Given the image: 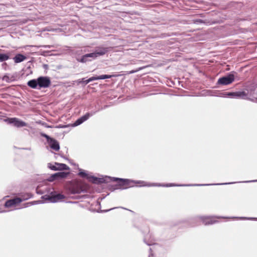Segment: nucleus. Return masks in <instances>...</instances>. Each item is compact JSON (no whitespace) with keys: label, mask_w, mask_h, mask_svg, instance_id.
Instances as JSON below:
<instances>
[{"label":"nucleus","mask_w":257,"mask_h":257,"mask_svg":"<svg viewBox=\"0 0 257 257\" xmlns=\"http://www.w3.org/2000/svg\"><path fill=\"white\" fill-rule=\"evenodd\" d=\"M66 189L72 194H79L85 190V185L78 180H72L68 182L65 185Z\"/></svg>","instance_id":"1"},{"label":"nucleus","mask_w":257,"mask_h":257,"mask_svg":"<svg viewBox=\"0 0 257 257\" xmlns=\"http://www.w3.org/2000/svg\"><path fill=\"white\" fill-rule=\"evenodd\" d=\"M41 136L46 139L47 142L50 145V148L56 151H58L60 149V146L58 142L55 139L50 137L45 134H41Z\"/></svg>","instance_id":"2"},{"label":"nucleus","mask_w":257,"mask_h":257,"mask_svg":"<svg viewBox=\"0 0 257 257\" xmlns=\"http://www.w3.org/2000/svg\"><path fill=\"white\" fill-rule=\"evenodd\" d=\"M118 76V75L116 74H113V75H102L98 76H93L90 78H89L88 79L84 81V78L82 79L81 80H79V83H82L84 82L85 84H88L89 82L95 80H98V79H104L107 78H110L112 77H116Z\"/></svg>","instance_id":"3"},{"label":"nucleus","mask_w":257,"mask_h":257,"mask_svg":"<svg viewBox=\"0 0 257 257\" xmlns=\"http://www.w3.org/2000/svg\"><path fill=\"white\" fill-rule=\"evenodd\" d=\"M113 181L116 182L118 187L117 189H126L131 186V182L127 179H122L119 178H114Z\"/></svg>","instance_id":"4"},{"label":"nucleus","mask_w":257,"mask_h":257,"mask_svg":"<svg viewBox=\"0 0 257 257\" xmlns=\"http://www.w3.org/2000/svg\"><path fill=\"white\" fill-rule=\"evenodd\" d=\"M221 217L215 216H203L200 217L202 223L205 225L214 224L218 222L217 218H220Z\"/></svg>","instance_id":"5"},{"label":"nucleus","mask_w":257,"mask_h":257,"mask_svg":"<svg viewBox=\"0 0 257 257\" xmlns=\"http://www.w3.org/2000/svg\"><path fill=\"white\" fill-rule=\"evenodd\" d=\"M234 80V76L233 74H229L227 76L220 78L218 80V84L221 85H228L231 84Z\"/></svg>","instance_id":"6"},{"label":"nucleus","mask_w":257,"mask_h":257,"mask_svg":"<svg viewBox=\"0 0 257 257\" xmlns=\"http://www.w3.org/2000/svg\"><path fill=\"white\" fill-rule=\"evenodd\" d=\"M38 81L40 88H47L51 84V81L47 77H40L38 78Z\"/></svg>","instance_id":"7"},{"label":"nucleus","mask_w":257,"mask_h":257,"mask_svg":"<svg viewBox=\"0 0 257 257\" xmlns=\"http://www.w3.org/2000/svg\"><path fill=\"white\" fill-rule=\"evenodd\" d=\"M22 201V199L19 197H16L12 199L7 200L5 204V206L7 208H9L19 204Z\"/></svg>","instance_id":"8"},{"label":"nucleus","mask_w":257,"mask_h":257,"mask_svg":"<svg viewBox=\"0 0 257 257\" xmlns=\"http://www.w3.org/2000/svg\"><path fill=\"white\" fill-rule=\"evenodd\" d=\"M7 121H8V123H9L14 124V125L17 127H22L27 126V123L25 122L22 121L16 117L9 118L7 120Z\"/></svg>","instance_id":"9"},{"label":"nucleus","mask_w":257,"mask_h":257,"mask_svg":"<svg viewBox=\"0 0 257 257\" xmlns=\"http://www.w3.org/2000/svg\"><path fill=\"white\" fill-rule=\"evenodd\" d=\"M225 96L231 97H241L243 98L246 96V93L244 91H238L235 92H226L224 94Z\"/></svg>","instance_id":"10"},{"label":"nucleus","mask_w":257,"mask_h":257,"mask_svg":"<svg viewBox=\"0 0 257 257\" xmlns=\"http://www.w3.org/2000/svg\"><path fill=\"white\" fill-rule=\"evenodd\" d=\"M69 174V172L66 173L64 172L55 173L52 175L51 176V180L53 181L57 178H65Z\"/></svg>","instance_id":"11"},{"label":"nucleus","mask_w":257,"mask_h":257,"mask_svg":"<svg viewBox=\"0 0 257 257\" xmlns=\"http://www.w3.org/2000/svg\"><path fill=\"white\" fill-rule=\"evenodd\" d=\"M112 48V47H98L95 52H96L98 56H102L105 54L108 51L111 50Z\"/></svg>","instance_id":"12"},{"label":"nucleus","mask_w":257,"mask_h":257,"mask_svg":"<svg viewBox=\"0 0 257 257\" xmlns=\"http://www.w3.org/2000/svg\"><path fill=\"white\" fill-rule=\"evenodd\" d=\"M91 115L89 113H87L83 116H81V117L79 118L74 123V125L75 126H77L78 125H80L82 123H83L84 121L88 119V118L91 116Z\"/></svg>","instance_id":"13"},{"label":"nucleus","mask_w":257,"mask_h":257,"mask_svg":"<svg viewBox=\"0 0 257 257\" xmlns=\"http://www.w3.org/2000/svg\"><path fill=\"white\" fill-rule=\"evenodd\" d=\"M91 115L89 113H87L83 116H81V117L79 118L74 123V125L75 126H77L78 125H80L82 123H83L84 121L88 119V118L91 116Z\"/></svg>","instance_id":"14"},{"label":"nucleus","mask_w":257,"mask_h":257,"mask_svg":"<svg viewBox=\"0 0 257 257\" xmlns=\"http://www.w3.org/2000/svg\"><path fill=\"white\" fill-rule=\"evenodd\" d=\"M27 59V57L21 54H17L14 58V60L15 63H20Z\"/></svg>","instance_id":"15"},{"label":"nucleus","mask_w":257,"mask_h":257,"mask_svg":"<svg viewBox=\"0 0 257 257\" xmlns=\"http://www.w3.org/2000/svg\"><path fill=\"white\" fill-rule=\"evenodd\" d=\"M55 165H56L57 168L58 170H69V167L65 164L59 163H55Z\"/></svg>","instance_id":"16"},{"label":"nucleus","mask_w":257,"mask_h":257,"mask_svg":"<svg viewBox=\"0 0 257 257\" xmlns=\"http://www.w3.org/2000/svg\"><path fill=\"white\" fill-rule=\"evenodd\" d=\"M28 85L32 88H36L37 86H38V79L37 80L36 79H32L28 81Z\"/></svg>","instance_id":"17"},{"label":"nucleus","mask_w":257,"mask_h":257,"mask_svg":"<svg viewBox=\"0 0 257 257\" xmlns=\"http://www.w3.org/2000/svg\"><path fill=\"white\" fill-rule=\"evenodd\" d=\"M150 186H158V187H173L177 186L176 184L173 183H169V184H153L152 185H150Z\"/></svg>","instance_id":"18"},{"label":"nucleus","mask_w":257,"mask_h":257,"mask_svg":"<svg viewBox=\"0 0 257 257\" xmlns=\"http://www.w3.org/2000/svg\"><path fill=\"white\" fill-rule=\"evenodd\" d=\"M8 54L0 53V62L5 61L9 59Z\"/></svg>","instance_id":"19"},{"label":"nucleus","mask_w":257,"mask_h":257,"mask_svg":"<svg viewBox=\"0 0 257 257\" xmlns=\"http://www.w3.org/2000/svg\"><path fill=\"white\" fill-rule=\"evenodd\" d=\"M85 56H87V58L88 57H92L93 58H95L98 57L97 54L96 52H95L94 53L85 54Z\"/></svg>","instance_id":"20"},{"label":"nucleus","mask_w":257,"mask_h":257,"mask_svg":"<svg viewBox=\"0 0 257 257\" xmlns=\"http://www.w3.org/2000/svg\"><path fill=\"white\" fill-rule=\"evenodd\" d=\"M87 56H85V55H83L82 58H81V61L80 62H82V63H85L86 62L87 60Z\"/></svg>","instance_id":"21"},{"label":"nucleus","mask_w":257,"mask_h":257,"mask_svg":"<svg viewBox=\"0 0 257 257\" xmlns=\"http://www.w3.org/2000/svg\"><path fill=\"white\" fill-rule=\"evenodd\" d=\"M49 168L52 170H54V171H57L58 170V169L57 168V167H56V165H52V166H50L49 167Z\"/></svg>","instance_id":"22"},{"label":"nucleus","mask_w":257,"mask_h":257,"mask_svg":"<svg viewBox=\"0 0 257 257\" xmlns=\"http://www.w3.org/2000/svg\"><path fill=\"white\" fill-rule=\"evenodd\" d=\"M79 175L82 177H85L87 176L86 173L83 172H80L79 173Z\"/></svg>","instance_id":"23"},{"label":"nucleus","mask_w":257,"mask_h":257,"mask_svg":"<svg viewBox=\"0 0 257 257\" xmlns=\"http://www.w3.org/2000/svg\"><path fill=\"white\" fill-rule=\"evenodd\" d=\"M142 68H140L138 70H132V71H131L129 73H128V74H131V73H135L137 71H138L139 70H141Z\"/></svg>","instance_id":"24"}]
</instances>
